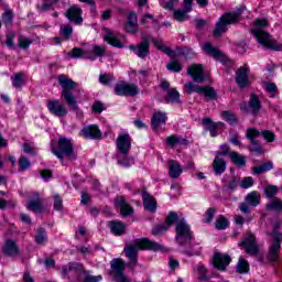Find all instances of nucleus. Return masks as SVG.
Instances as JSON below:
<instances>
[{
  "mask_svg": "<svg viewBox=\"0 0 282 282\" xmlns=\"http://www.w3.org/2000/svg\"><path fill=\"white\" fill-rule=\"evenodd\" d=\"M282 220L276 217L265 224V235L271 238L269 246V253L267 254L268 263H276L281 254L282 232L281 230Z\"/></svg>",
  "mask_w": 282,
  "mask_h": 282,
  "instance_id": "1",
  "label": "nucleus"
},
{
  "mask_svg": "<svg viewBox=\"0 0 282 282\" xmlns=\"http://www.w3.org/2000/svg\"><path fill=\"white\" fill-rule=\"evenodd\" d=\"M140 250H152L153 252H164V246L153 241L149 240L148 238H140L135 239L131 242H128L123 249V252L126 253V257H128L130 263L128 264V268H131V270H135V267L138 265V252Z\"/></svg>",
  "mask_w": 282,
  "mask_h": 282,
  "instance_id": "2",
  "label": "nucleus"
},
{
  "mask_svg": "<svg viewBox=\"0 0 282 282\" xmlns=\"http://www.w3.org/2000/svg\"><path fill=\"white\" fill-rule=\"evenodd\" d=\"M57 83L62 87V99L66 101L68 109L75 111L77 116H83V112L78 107V100H76V96H74L76 82L67 77V75L61 74L57 77Z\"/></svg>",
  "mask_w": 282,
  "mask_h": 282,
  "instance_id": "3",
  "label": "nucleus"
},
{
  "mask_svg": "<svg viewBox=\"0 0 282 282\" xmlns=\"http://www.w3.org/2000/svg\"><path fill=\"white\" fill-rule=\"evenodd\" d=\"M263 28H268V20L265 19L256 20L253 23V28L251 29V33L257 39L258 43H260V45H262L263 47H267V50H273V52H281L282 44L276 42L275 40H272L270 33H268V31H264Z\"/></svg>",
  "mask_w": 282,
  "mask_h": 282,
  "instance_id": "4",
  "label": "nucleus"
},
{
  "mask_svg": "<svg viewBox=\"0 0 282 282\" xmlns=\"http://www.w3.org/2000/svg\"><path fill=\"white\" fill-rule=\"evenodd\" d=\"M51 151L57 156L62 164H65V158L70 162L76 160V153L74 152V143H72V139L61 137L57 143L51 147Z\"/></svg>",
  "mask_w": 282,
  "mask_h": 282,
  "instance_id": "5",
  "label": "nucleus"
},
{
  "mask_svg": "<svg viewBox=\"0 0 282 282\" xmlns=\"http://www.w3.org/2000/svg\"><path fill=\"white\" fill-rule=\"evenodd\" d=\"M241 13L239 12H227L219 18L214 30V36L219 39L221 34L228 32V25H232L239 21Z\"/></svg>",
  "mask_w": 282,
  "mask_h": 282,
  "instance_id": "6",
  "label": "nucleus"
},
{
  "mask_svg": "<svg viewBox=\"0 0 282 282\" xmlns=\"http://www.w3.org/2000/svg\"><path fill=\"white\" fill-rule=\"evenodd\" d=\"M175 239L178 246H186V243H191V241H193V231H191V226L186 224V220H181L176 224Z\"/></svg>",
  "mask_w": 282,
  "mask_h": 282,
  "instance_id": "7",
  "label": "nucleus"
},
{
  "mask_svg": "<svg viewBox=\"0 0 282 282\" xmlns=\"http://www.w3.org/2000/svg\"><path fill=\"white\" fill-rule=\"evenodd\" d=\"M259 204H261V193L253 191L246 195L245 202L239 205V210L242 215H250V206L257 208Z\"/></svg>",
  "mask_w": 282,
  "mask_h": 282,
  "instance_id": "8",
  "label": "nucleus"
},
{
  "mask_svg": "<svg viewBox=\"0 0 282 282\" xmlns=\"http://www.w3.org/2000/svg\"><path fill=\"white\" fill-rule=\"evenodd\" d=\"M185 94H204L205 98L208 100H215L217 98V91L213 87H202L194 83H186L185 84Z\"/></svg>",
  "mask_w": 282,
  "mask_h": 282,
  "instance_id": "9",
  "label": "nucleus"
},
{
  "mask_svg": "<svg viewBox=\"0 0 282 282\" xmlns=\"http://www.w3.org/2000/svg\"><path fill=\"white\" fill-rule=\"evenodd\" d=\"M116 96H138L140 88L138 85L129 82H119L115 86Z\"/></svg>",
  "mask_w": 282,
  "mask_h": 282,
  "instance_id": "10",
  "label": "nucleus"
},
{
  "mask_svg": "<svg viewBox=\"0 0 282 282\" xmlns=\"http://www.w3.org/2000/svg\"><path fill=\"white\" fill-rule=\"evenodd\" d=\"M151 37L141 36V42L138 45L128 46L131 52L139 58H145L151 52Z\"/></svg>",
  "mask_w": 282,
  "mask_h": 282,
  "instance_id": "11",
  "label": "nucleus"
},
{
  "mask_svg": "<svg viewBox=\"0 0 282 282\" xmlns=\"http://www.w3.org/2000/svg\"><path fill=\"white\" fill-rule=\"evenodd\" d=\"M47 109L50 113H52V116H56V118H65V116L69 113L67 107L58 99L48 100Z\"/></svg>",
  "mask_w": 282,
  "mask_h": 282,
  "instance_id": "12",
  "label": "nucleus"
},
{
  "mask_svg": "<svg viewBox=\"0 0 282 282\" xmlns=\"http://www.w3.org/2000/svg\"><path fill=\"white\" fill-rule=\"evenodd\" d=\"M131 135L129 133H120L116 140L117 152L127 155L131 151Z\"/></svg>",
  "mask_w": 282,
  "mask_h": 282,
  "instance_id": "13",
  "label": "nucleus"
},
{
  "mask_svg": "<svg viewBox=\"0 0 282 282\" xmlns=\"http://www.w3.org/2000/svg\"><path fill=\"white\" fill-rule=\"evenodd\" d=\"M66 19L75 25H83V9L78 4H73L65 12Z\"/></svg>",
  "mask_w": 282,
  "mask_h": 282,
  "instance_id": "14",
  "label": "nucleus"
},
{
  "mask_svg": "<svg viewBox=\"0 0 282 282\" xmlns=\"http://www.w3.org/2000/svg\"><path fill=\"white\" fill-rule=\"evenodd\" d=\"M187 76H191L194 83H204V66L202 64H193L187 68Z\"/></svg>",
  "mask_w": 282,
  "mask_h": 282,
  "instance_id": "15",
  "label": "nucleus"
},
{
  "mask_svg": "<svg viewBox=\"0 0 282 282\" xmlns=\"http://www.w3.org/2000/svg\"><path fill=\"white\" fill-rule=\"evenodd\" d=\"M239 246L245 248L247 254H257L259 252L257 240L252 234H248V236L243 239L242 242L239 243Z\"/></svg>",
  "mask_w": 282,
  "mask_h": 282,
  "instance_id": "16",
  "label": "nucleus"
},
{
  "mask_svg": "<svg viewBox=\"0 0 282 282\" xmlns=\"http://www.w3.org/2000/svg\"><path fill=\"white\" fill-rule=\"evenodd\" d=\"M80 135L83 138H86V140H98V138H101L102 133L100 132V129L98 126H87L80 131Z\"/></svg>",
  "mask_w": 282,
  "mask_h": 282,
  "instance_id": "17",
  "label": "nucleus"
},
{
  "mask_svg": "<svg viewBox=\"0 0 282 282\" xmlns=\"http://www.w3.org/2000/svg\"><path fill=\"white\" fill-rule=\"evenodd\" d=\"M230 261H232V259H230V256L228 254H224V253H215L214 254V265L217 268V270H226V268H228V265H230Z\"/></svg>",
  "mask_w": 282,
  "mask_h": 282,
  "instance_id": "18",
  "label": "nucleus"
},
{
  "mask_svg": "<svg viewBox=\"0 0 282 282\" xmlns=\"http://www.w3.org/2000/svg\"><path fill=\"white\" fill-rule=\"evenodd\" d=\"M69 272H75L76 274H80V272L85 273V268L78 262H69L68 264L62 267L63 279H67Z\"/></svg>",
  "mask_w": 282,
  "mask_h": 282,
  "instance_id": "19",
  "label": "nucleus"
},
{
  "mask_svg": "<svg viewBox=\"0 0 282 282\" xmlns=\"http://www.w3.org/2000/svg\"><path fill=\"white\" fill-rule=\"evenodd\" d=\"M236 74V83L238 87L243 88L250 85V78L248 77V67L241 66Z\"/></svg>",
  "mask_w": 282,
  "mask_h": 282,
  "instance_id": "20",
  "label": "nucleus"
},
{
  "mask_svg": "<svg viewBox=\"0 0 282 282\" xmlns=\"http://www.w3.org/2000/svg\"><path fill=\"white\" fill-rule=\"evenodd\" d=\"M166 112L156 111L152 115L151 127L154 131H159L162 124H166Z\"/></svg>",
  "mask_w": 282,
  "mask_h": 282,
  "instance_id": "21",
  "label": "nucleus"
},
{
  "mask_svg": "<svg viewBox=\"0 0 282 282\" xmlns=\"http://www.w3.org/2000/svg\"><path fill=\"white\" fill-rule=\"evenodd\" d=\"M202 124L203 127H206L213 138L218 135L217 129H221V127H224V122H214L210 118L203 119Z\"/></svg>",
  "mask_w": 282,
  "mask_h": 282,
  "instance_id": "22",
  "label": "nucleus"
},
{
  "mask_svg": "<svg viewBox=\"0 0 282 282\" xmlns=\"http://www.w3.org/2000/svg\"><path fill=\"white\" fill-rule=\"evenodd\" d=\"M142 200L145 210H150V213H155V210H158V202L148 192L142 193Z\"/></svg>",
  "mask_w": 282,
  "mask_h": 282,
  "instance_id": "23",
  "label": "nucleus"
},
{
  "mask_svg": "<svg viewBox=\"0 0 282 282\" xmlns=\"http://www.w3.org/2000/svg\"><path fill=\"white\" fill-rule=\"evenodd\" d=\"M116 207L119 208L122 217H129V215H133V207L127 204L124 198L119 197L115 200Z\"/></svg>",
  "mask_w": 282,
  "mask_h": 282,
  "instance_id": "24",
  "label": "nucleus"
},
{
  "mask_svg": "<svg viewBox=\"0 0 282 282\" xmlns=\"http://www.w3.org/2000/svg\"><path fill=\"white\" fill-rule=\"evenodd\" d=\"M203 51L216 61H224V53L219 51V48L213 47V45L208 42L203 44Z\"/></svg>",
  "mask_w": 282,
  "mask_h": 282,
  "instance_id": "25",
  "label": "nucleus"
},
{
  "mask_svg": "<svg viewBox=\"0 0 282 282\" xmlns=\"http://www.w3.org/2000/svg\"><path fill=\"white\" fill-rule=\"evenodd\" d=\"M110 268L115 274V276H119L120 274H124V270H127V264L122 259H112L110 262Z\"/></svg>",
  "mask_w": 282,
  "mask_h": 282,
  "instance_id": "26",
  "label": "nucleus"
},
{
  "mask_svg": "<svg viewBox=\"0 0 282 282\" xmlns=\"http://www.w3.org/2000/svg\"><path fill=\"white\" fill-rule=\"evenodd\" d=\"M104 41H106V43H109V45H112V47H118L119 50H122V47H124V45H122V42H120V40L116 37V34H113V32H111V30L109 29H106Z\"/></svg>",
  "mask_w": 282,
  "mask_h": 282,
  "instance_id": "27",
  "label": "nucleus"
},
{
  "mask_svg": "<svg viewBox=\"0 0 282 282\" xmlns=\"http://www.w3.org/2000/svg\"><path fill=\"white\" fill-rule=\"evenodd\" d=\"M215 175H224L226 173V161L221 156L216 155L213 162Z\"/></svg>",
  "mask_w": 282,
  "mask_h": 282,
  "instance_id": "28",
  "label": "nucleus"
},
{
  "mask_svg": "<svg viewBox=\"0 0 282 282\" xmlns=\"http://www.w3.org/2000/svg\"><path fill=\"white\" fill-rule=\"evenodd\" d=\"M117 164H119V166H124L126 169H129V166H133V164H135V160L133 159V156H129V153H117Z\"/></svg>",
  "mask_w": 282,
  "mask_h": 282,
  "instance_id": "29",
  "label": "nucleus"
},
{
  "mask_svg": "<svg viewBox=\"0 0 282 282\" xmlns=\"http://www.w3.org/2000/svg\"><path fill=\"white\" fill-rule=\"evenodd\" d=\"M3 252L8 257H17V254H19V246L13 240H7L3 247Z\"/></svg>",
  "mask_w": 282,
  "mask_h": 282,
  "instance_id": "30",
  "label": "nucleus"
},
{
  "mask_svg": "<svg viewBox=\"0 0 282 282\" xmlns=\"http://www.w3.org/2000/svg\"><path fill=\"white\" fill-rule=\"evenodd\" d=\"M165 143L167 144V147H171L173 149L175 147H182V144H186L187 141H186V139H184L177 134H172L166 138Z\"/></svg>",
  "mask_w": 282,
  "mask_h": 282,
  "instance_id": "31",
  "label": "nucleus"
},
{
  "mask_svg": "<svg viewBox=\"0 0 282 282\" xmlns=\"http://www.w3.org/2000/svg\"><path fill=\"white\" fill-rule=\"evenodd\" d=\"M28 210H31L32 213H43V199L40 197H36L34 200H30L26 204Z\"/></svg>",
  "mask_w": 282,
  "mask_h": 282,
  "instance_id": "32",
  "label": "nucleus"
},
{
  "mask_svg": "<svg viewBox=\"0 0 282 282\" xmlns=\"http://www.w3.org/2000/svg\"><path fill=\"white\" fill-rule=\"evenodd\" d=\"M109 228L111 230V234L117 236L124 235V230H127L124 224L116 220L109 223Z\"/></svg>",
  "mask_w": 282,
  "mask_h": 282,
  "instance_id": "33",
  "label": "nucleus"
},
{
  "mask_svg": "<svg viewBox=\"0 0 282 282\" xmlns=\"http://www.w3.org/2000/svg\"><path fill=\"white\" fill-rule=\"evenodd\" d=\"M182 175V165L177 161H170V177L177 180Z\"/></svg>",
  "mask_w": 282,
  "mask_h": 282,
  "instance_id": "34",
  "label": "nucleus"
},
{
  "mask_svg": "<svg viewBox=\"0 0 282 282\" xmlns=\"http://www.w3.org/2000/svg\"><path fill=\"white\" fill-rule=\"evenodd\" d=\"M91 54H94V56H88V61H96V57L102 58V56H107V48L105 46L95 45L93 46Z\"/></svg>",
  "mask_w": 282,
  "mask_h": 282,
  "instance_id": "35",
  "label": "nucleus"
},
{
  "mask_svg": "<svg viewBox=\"0 0 282 282\" xmlns=\"http://www.w3.org/2000/svg\"><path fill=\"white\" fill-rule=\"evenodd\" d=\"M274 169V163L272 161L265 162L262 165L252 167L254 175H261L263 173H268V171H272Z\"/></svg>",
  "mask_w": 282,
  "mask_h": 282,
  "instance_id": "36",
  "label": "nucleus"
},
{
  "mask_svg": "<svg viewBox=\"0 0 282 282\" xmlns=\"http://www.w3.org/2000/svg\"><path fill=\"white\" fill-rule=\"evenodd\" d=\"M249 108L253 116H257L259 111L261 110V100H259V97L256 95L251 96V99L249 101Z\"/></svg>",
  "mask_w": 282,
  "mask_h": 282,
  "instance_id": "37",
  "label": "nucleus"
},
{
  "mask_svg": "<svg viewBox=\"0 0 282 282\" xmlns=\"http://www.w3.org/2000/svg\"><path fill=\"white\" fill-rule=\"evenodd\" d=\"M237 272L238 274H248V272H250V263H248L242 257L238 260Z\"/></svg>",
  "mask_w": 282,
  "mask_h": 282,
  "instance_id": "38",
  "label": "nucleus"
},
{
  "mask_svg": "<svg viewBox=\"0 0 282 282\" xmlns=\"http://www.w3.org/2000/svg\"><path fill=\"white\" fill-rule=\"evenodd\" d=\"M267 210H275V213H282V200L280 198H273L267 206Z\"/></svg>",
  "mask_w": 282,
  "mask_h": 282,
  "instance_id": "39",
  "label": "nucleus"
},
{
  "mask_svg": "<svg viewBox=\"0 0 282 282\" xmlns=\"http://www.w3.org/2000/svg\"><path fill=\"white\" fill-rule=\"evenodd\" d=\"M165 102H180V93L177 91V89L171 88L167 90Z\"/></svg>",
  "mask_w": 282,
  "mask_h": 282,
  "instance_id": "40",
  "label": "nucleus"
},
{
  "mask_svg": "<svg viewBox=\"0 0 282 282\" xmlns=\"http://www.w3.org/2000/svg\"><path fill=\"white\" fill-rule=\"evenodd\" d=\"M35 243H39V246L47 243V231H45V229H37V234L35 235Z\"/></svg>",
  "mask_w": 282,
  "mask_h": 282,
  "instance_id": "41",
  "label": "nucleus"
},
{
  "mask_svg": "<svg viewBox=\"0 0 282 282\" xmlns=\"http://www.w3.org/2000/svg\"><path fill=\"white\" fill-rule=\"evenodd\" d=\"M230 159L236 166H246V156H243L237 152H231Z\"/></svg>",
  "mask_w": 282,
  "mask_h": 282,
  "instance_id": "42",
  "label": "nucleus"
},
{
  "mask_svg": "<svg viewBox=\"0 0 282 282\" xmlns=\"http://www.w3.org/2000/svg\"><path fill=\"white\" fill-rule=\"evenodd\" d=\"M221 116L224 120H226V122H228L229 124H237V115L232 111L225 110L221 112Z\"/></svg>",
  "mask_w": 282,
  "mask_h": 282,
  "instance_id": "43",
  "label": "nucleus"
},
{
  "mask_svg": "<svg viewBox=\"0 0 282 282\" xmlns=\"http://www.w3.org/2000/svg\"><path fill=\"white\" fill-rule=\"evenodd\" d=\"M32 45V40L25 37V35L18 36V47L21 50H28Z\"/></svg>",
  "mask_w": 282,
  "mask_h": 282,
  "instance_id": "44",
  "label": "nucleus"
},
{
  "mask_svg": "<svg viewBox=\"0 0 282 282\" xmlns=\"http://www.w3.org/2000/svg\"><path fill=\"white\" fill-rule=\"evenodd\" d=\"M189 11H186V9H178L174 11V19L175 21L183 22L188 21V14Z\"/></svg>",
  "mask_w": 282,
  "mask_h": 282,
  "instance_id": "45",
  "label": "nucleus"
},
{
  "mask_svg": "<svg viewBox=\"0 0 282 282\" xmlns=\"http://www.w3.org/2000/svg\"><path fill=\"white\" fill-rule=\"evenodd\" d=\"M166 69H169V72H174V73H180L182 72V64L180 63V61H177L176 58H173L167 65H166Z\"/></svg>",
  "mask_w": 282,
  "mask_h": 282,
  "instance_id": "46",
  "label": "nucleus"
},
{
  "mask_svg": "<svg viewBox=\"0 0 282 282\" xmlns=\"http://www.w3.org/2000/svg\"><path fill=\"white\" fill-rule=\"evenodd\" d=\"M12 80V86L15 89H21L23 87V74L22 73H17L14 76L11 78Z\"/></svg>",
  "mask_w": 282,
  "mask_h": 282,
  "instance_id": "47",
  "label": "nucleus"
},
{
  "mask_svg": "<svg viewBox=\"0 0 282 282\" xmlns=\"http://www.w3.org/2000/svg\"><path fill=\"white\" fill-rule=\"evenodd\" d=\"M73 32H74V28L69 24L62 26L59 30V34L64 36L65 41H69V39H72Z\"/></svg>",
  "mask_w": 282,
  "mask_h": 282,
  "instance_id": "48",
  "label": "nucleus"
},
{
  "mask_svg": "<svg viewBox=\"0 0 282 282\" xmlns=\"http://www.w3.org/2000/svg\"><path fill=\"white\" fill-rule=\"evenodd\" d=\"M261 135V132L256 129V128H248L247 132H246V138L247 140H249L250 142H254L256 138H259Z\"/></svg>",
  "mask_w": 282,
  "mask_h": 282,
  "instance_id": "49",
  "label": "nucleus"
},
{
  "mask_svg": "<svg viewBox=\"0 0 282 282\" xmlns=\"http://www.w3.org/2000/svg\"><path fill=\"white\" fill-rule=\"evenodd\" d=\"M230 223H228V220L224 217V216H218V218L216 219L215 226L217 230H226V228H228Z\"/></svg>",
  "mask_w": 282,
  "mask_h": 282,
  "instance_id": "50",
  "label": "nucleus"
},
{
  "mask_svg": "<svg viewBox=\"0 0 282 282\" xmlns=\"http://www.w3.org/2000/svg\"><path fill=\"white\" fill-rule=\"evenodd\" d=\"M113 80H115L113 75L101 74V75L99 76V83H100L101 85H105L106 87H111Z\"/></svg>",
  "mask_w": 282,
  "mask_h": 282,
  "instance_id": "51",
  "label": "nucleus"
},
{
  "mask_svg": "<svg viewBox=\"0 0 282 282\" xmlns=\"http://www.w3.org/2000/svg\"><path fill=\"white\" fill-rule=\"evenodd\" d=\"M276 193H279V187H276V185H267L264 187V195L269 199H272V197H274Z\"/></svg>",
  "mask_w": 282,
  "mask_h": 282,
  "instance_id": "52",
  "label": "nucleus"
},
{
  "mask_svg": "<svg viewBox=\"0 0 282 282\" xmlns=\"http://www.w3.org/2000/svg\"><path fill=\"white\" fill-rule=\"evenodd\" d=\"M264 89L270 95V98H276V91L279 90V88L276 87V84L265 83L264 84Z\"/></svg>",
  "mask_w": 282,
  "mask_h": 282,
  "instance_id": "53",
  "label": "nucleus"
},
{
  "mask_svg": "<svg viewBox=\"0 0 282 282\" xmlns=\"http://www.w3.org/2000/svg\"><path fill=\"white\" fill-rule=\"evenodd\" d=\"M161 8H164V10H173L177 3H180V0H159Z\"/></svg>",
  "mask_w": 282,
  "mask_h": 282,
  "instance_id": "54",
  "label": "nucleus"
},
{
  "mask_svg": "<svg viewBox=\"0 0 282 282\" xmlns=\"http://www.w3.org/2000/svg\"><path fill=\"white\" fill-rule=\"evenodd\" d=\"M182 252L183 254H186V257H199V254H202V248L198 247L195 249V245H193L191 249H185Z\"/></svg>",
  "mask_w": 282,
  "mask_h": 282,
  "instance_id": "55",
  "label": "nucleus"
},
{
  "mask_svg": "<svg viewBox=\"0 0 282 282\" xmlns=\"http://www.w3.org/2000/svg\"><path fill=\"white\" fill-rule=\"evenodd\" d=\"M17 39V33H14V31H10L7 33V47H9L10 50H14V40Z\"/></svg>",
  "mask_w": 282,
  "mask_h": 282,
  "instance_id": "56",
  "label": "nucleus"
},
{
  "mask_svg": "<svg viewBox=\"0 0 282 282\" xmlns=\"http://www.w3.org/2000/svg\"><path fill=\"white\" fill-rule=\"evenodd\" d=\"M36 9L39 10V12H50V11L54 10L55 7L52 3L43 0V3L37 4Z\"/></svg>",
  "mask_w": 282,
  "mask_h": 282,
  "instance_id": "57",
  "label": "nucleus"
},
{
  "mask_svg": "<svg viewBox=\"0 0 282 282\" xmlns=\"http://www.w3.org/2000/svg\"><path fill=\"white\" fill-rule=\"evenodd\" d=\"M86 53L80 47H74L69 53V58H83Z\"/></svg>",
  "mask_w": 282,
  "mask_h": 282,
  "instance_id": "58",
  "label": "nucleus"
},
{
  "mask_svg": "<svg viewBox=\"0 0 282 282\" xmlns=\"http://www.w3.org/2000/svg\"><path fill=\"white\" fill-rule=\"evenodd\" d=\"M79 274H84V282H100L102 281V275H89L87 271L79 272Z\"/></svg>",
  "mask_w": 282,
  "mask_h": 282,
  "instance_id": "59",
  "label": "nucleus"
},
{
  "mask_svg": "<svg viewBox=\"0 0 282 282\" xmlns=\"http://www.w3.org/2000/svg\"><path fill=\"white\" fill-rule=\"evenodd\" d=\"M261 135L265 142H274V140H276V134H274V132L271 130H263Z\"/></svg>",
  "mask_w": 282,
  "mask_h": 282,
  "instance_id": "60",
  "label": "nucleus"
},
{
  "mask_svg": "<svg viewBox=\"0 0 282 282\" xmlns=\"http://www.w3.org/2000/svg\"><path fill=\"white\" fill-rule=\"evenodd\" d=\"M13 17L12 10H6L2 14V22L4 25H11Z\"/></svg>",
  "mask_w": 282,
  "mask_h": 282,
  "instance_id": "61",
  "label": "nucleus"
},
{
  "mask_svg": "<svg viewBox=\"0 0 282 282\" xmlns=\"http://www.w3.org/2000/svg\"><path fill=\"white\" fill-rule=\"evenodd\" d=\"M250 142H251V147L249 148V150L252 153H257L258 155H261V153H263V148L261 147L259 141H250Z\"/></svg>",
  "mask_w": 282,
  "mask_h": 282,
  "instance_id": "62",
  "label": "nucleus"
},
{
  "mask_svg": "<svg viewBox=\"0 0 282 282\" xmlns=\"http://www.w3.org/2000/svg\"><path fill=\"white\" fill-rule=\"evenodd\" d=\"M18 164L20 166V171H28L31 166L30 160L25 156H21Z\"/></svg>",
  "mask_w": 282,
  "mask_h": 282,
  "instance_id": "63",
  "label": "nucleus"
},
{
  "mask_svg": "<svg viewBox=\"0 0 282 282\" xmlns=\"http://www.w3.org/2000/svg\"><path fill=\"white\" fill-rule=\"evenodd\" d=\"M175 221H177V213L175 212H171L167 217L165 218V226H173V224H175Z\"/></svg>",
  "mask_w": 282,
  "mask_h": 282,
  "instance_id": "64",
  "label": "nucleus"
}]
</instances>
